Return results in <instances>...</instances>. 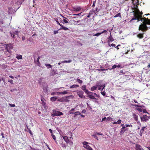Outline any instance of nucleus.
I'll list each match as a JSON object with an SVG mask.
<instances>
[{"label":"nucleus","instance_id":"f257e3e1","mask_svg":"<svg viewBox=\"0 0 150 150\" xmlns=\"http://www.w3.org/2000/svg\"><path fill=\"white\" fill-rule=\"evenodd\" d=\"M134 18H133V20H137L138 21H141L142 22L143 21H144L142 23L139 25V30H141L143 31H145L147 30V28L146 26L147 24H150V19L146 18H142V16L137 15L134 16Z\"/></svg>","mask_w":150,"mask_h":150},{"label":"nucleus","instance_id":"f03ea898","mask_svg":"<svg viewBox=\"0 0 150 150\" xmlns=\"http://www.w3.org/2000/svg\"><path fill=\"white\" fill-rule=\"evenodd\" d=\"M13 48V46L11 44H7L6 45V49L7 50L5 52V54H6L8 52L11 53V51L10 50L12 49Z\"/></svg>","mask_w":150,"mask_h":150},{"label":"nucleus","instance_id":"7ed1b4c3","mask_svg":"<svg viewBox=\"0 0 150 150\" xmlns=\"http://www.w3.org/2000/svg\"><path fill=\"white\" fill-rule=\"evenodd\" d=\"M63 114V113L60 111H57L55 110H53L51 114V115L52 117H54L55 116H60Z\"/></svg>","mask_w":150,"mask_h":150},{"label":"nucleus","instance_id":"20e7f679","mask_svg":"<svg viewBox=\"0 0 150 150\" xmlns=\"http://www.w3.org/2000/svg\"><path fill=\"white\" fill-rule=\"evenodd\" d=\"M67 91H64L62 92H52L51 93V95L52 96L59 95L60 94L65 95L68 93Z\"/></svg>","mask_w":150,"mask_h":150},{"label":"nucleus","instance_id":"39448f33","mask_svg":"<svg viewBox=\"0 0 150 150\" xmlns=\"http://www.w3.org/2000/svg\"><path fill=\"white\" fill-rule=\"evenodd\" d=\"M77 94L79 96L82 98H84L85 96L83 95V92L81 91L77 90L76 91Z\"/></svg>","mask_w":150,"mask_h":150},{"label":"nucleus","instance_id":"423d86ee","mask_svg":"<svg viewBox=\"0 0 150 150\" xmlns=\"http://www.w3.org/2000/svg\"><path fill=\"white\" fill-rule=\"evenodd\" d=\"M57 101L60 102H69V100L66 99L65 97H63L59 98Z\"/></svg>","mask_w":150,"mask_h":150},{"label":"nucleus","instance_id":"0eeeda50","mask_svg":"<svg viewBox=\"0 0 150 150\" xmlns=\"http://www.w3.org/2000/svg\"><path fill=\"white\" fill-rule=\"evenodd\" d=\"M96 86H97V87L98 86H102V88L101 91H103V89H104V88H105V84H102L101 82H100V81H98V82H97L96 83Z\"/></svg>","mask_w":150,"mask_h":150},{"label":"nucleus","instance_id":"6e6552de","mask_svg":"<svg viewBox=\"0 0 150 150\" xmlns=\"http://www.w3.org/2000/svg\"><path fill=\"white\" fill-rule=\"evenodd\" d=\"M135 150H144L142 146L138 144H135Z\"/></svg>","mask_w":150,"mask_h":150},{"label":"nucleus","instance_id":"1a4fd4ad","mask_svg":"<svg viewBox=\"0 0 150 150\" xmlns=\"http://www.w3.org/2000/svg\"><path fill=\"white\" fill-rule=\"evenodd\" d=\"M57 74V70L56 69H52L51 70L50 73V76H54Z\"/></svg>","mask_w":150,"mask_h":150},{"label":"nucleus","instance_id":"9d476101","mask_svg":"<svg viewBox=\"0 0 150 150\" xmlns=\"http://www.w3.org/2000/svg\"><path fill=\"white\" fill-rule=\"evenodd\" d=\"M108 30H103L102 32H100V33H98L96 34H92L93 36H99L100 35L102 34L103 33H106L107 32Z\"/></svg>","mask_w":150,"mask_h":150},{"label":"nucleus","instance_id":"9b49d317","mask_svg":"<svg viewBox=\"0 0 150 150\" xmlns=\"http://www.w3.org/2000/svg\"><path fill=\"white\" fill-rule=\"evenodd\" d=\"M141 119L142 121H146L148 119V117L147 115H144L142 117H141Z\"/></svg>","mask_w":150,"mask_h":150},{"label":"nucleus","instance_id":"f8f14e48","mask_svg":"<svg viewBox=\"0 0 150 150\" xmlns=\"http://www.w3.org/2000/svg\"><path fill=\"white\" fill-rule=\"evenodd\" d=\"M88 143L86 142H84L83 143V147L85 148L86 149H87V148L89 146L88 145Z\"/></svg>","mask_w":150,"mask_h":150},{"label":"nucleus","instance_id":"ddd939ff","mask_svg":"<svg viewBox=\"0 0 150 150\" xmlns=\"http://www.w3.org/2000/svg\"><path fill=\"white\" fill-rule=\"evenodd\" d=\"M134 106L135 107H138V108H137L136 109L139 110L140 112H142L143 110V108L142 107L140 106H139V105H134Z\"/></svg>","mask_w":150,"mask_h":150},{"label":"nucleus","instance_id":"4468645a","mask_svg":"<svg viewBox=\"0 0 150 150\" xmlns=\"http://www.w3.org/2000/svg\"><path fill=\"white\" fill-rule=\"evenodd\" d=\"M132 116L135 121H137L138 120V118L137 114L135 113H133Z\"/></svg>","mask_w":150,"mask_h":150},{"label":"nucleus","instance_id":"2eb2a0df","mask_svg":"<svg viewBox=\"0 0 150 150\" xmlns=\"http://www.w3.org/2000/svg\"><path fill=\"white\" fill-rule=\"evenodd\" d=\"M63 139L64 140L65 142L68 144L69 142V140L68 137L67 136H64L63 137Z\"/></svg>","mask_w":150,"mask_h":150},{"label":"nucleus","instance_id":"dca6fc26","mask_svg":"<svg viewBox=\"0 0 150 150\" xmlns=\"http://www.w3.org/2000/svg\"><path fill=\"white\" fill-rule=\"evenodd\" d=\"M58 98L57 96H53L50 98V100L54 102Z\"/></svg>","mask_w":150,"mask_h":150},{"label":"nucleus","instance_id":"f3484780","mask_svg":"<svg viewBox=\"0 0 150 150\" xmlns=\"http://www.w3.org/2000/svg\"><path fill=\"white\" fill-rule=\"evenodd\" d=\"M88 97L90 99H96V98H95V97L93 96V95L90 94H89L88 95Z\"/></svg>","mask_w":150,"mask_h":150},{"label":"nucleus","instance_id":"a211bd4d","mask_svg":"<svg viewBox=\"0 0 150 150\" xmlns=\"http://www.w3.org/2000/svg\"><path fill=\"white\" fill-rule=\"evenodd\" d=\"M122 122V120H119L117 122H114L112 123L113 124H120Z\"/></svg>","mask_w":150,"mask_h":150},{"label":"nucleus","instance_id":"6ab92c4d","mask_svg":"<svg viewBox=\"0 0 150 150\" xmlns=\"http://www.w3.org/2000/svg\"><path fill=\"white\" fill-rule=\"evenodd\" d=\"M69 30V29L63 26L62 25V26L59 29V30Z\"/></svg>","mask_w":150,"mask_h":150},{"label":"nucleus","instance_id":"aec40b11","mask_svg":"<svg viewBox=\"0 0 150 150\" xmlns=\"http://www.w3.org/2000/svg\"><path fill=\"white\" fill-rule=\"evenodd\" d=\"M114 40V39L112 38V37L111 35V33H110V35L109 37L108 38V42H109V41H110L111 42H112Z\"/></svg>","mask_w":150,"mask_h":150},{"label":"nucleus","instance_id":"412c9836","mask_svg":"<svg viewBox=\"0 0 150 150\" xmlns=\"http://www.w3.org/2000/svg\"><path fill=\"white\" fill-rule=\"evenodd\" d=\"M16 58L18 59H22V55L20 54H17Z\"/></svg>","mask_w":150,"mask_h":150},{"label":"nucleus","instance_id":"4be33fe9","mask_svg":"<svg viewBox=\"0 0 150 150\" xmlns=\"http://www.w3.org/2000/svg\"><path fill=\"white\" fill-rule=\"evenodd\" d=\"M45 65L47 67V69H51L52 67V66L50 64H45Z\"/></svg>","mask_w":150,"mask_h":150},{"label":"nucleus","instance_id":"5701e85b","mask_svg":"<svg viewBox=\"0 0 150 150\" xmlns=\"http://www.w3.org/2000/svg\"><path fill=\"white\" fill-rule=\"evenodd\" d=\"M66 99H73L74 98V96L72 95H70L69 96H66V97H65Z\"/></svg>","mask_w":150,"mask_h":150},{"label":"nucleus","instance_id":"b1692460","mask_svg":"<svg viewBox=\"0 0 150 150\" xmlns=\"http://www.w3.org/2000/svg\"><path fill=\"white\" fill-rule=\"evenodd\" d=\"M137 37L140 39H141L143 38V34L140 33L137 35Z\"/></svg>","mask_w":150,"mask_h":150},{"label":"nucleus","instance_id":"393cba45","mask_svg":"<svg viewBox=\"0 0 150 150\" xmlns=\"http://www.w3.org/2000/svg\"><path fill=\"white\" fill-rule=\"evenodd\" d=\"M97 88V86H93L91 88V91H93L95 90H96Z\"/></svg>","mask_w":150,"mask_h":150},{"label":"nucleus","instance_id":"a878e982","mask_svg":"<svg viewBox=\"0 0 150 150\" xmlns=\"http://www.w3.org/2000/svg\"><path fill=\"white\" fill-rule=\"evenodd\" d=\"M79 87V86L78 85L74 84L73 85H72L70 86V88H77Z\"/></svg>","mask_w":150,"mask_h":150},{"label":"nucleus","instance_id":"bb28decb","mask_svg":"<svg viewBox=\"0 0 150 150\" xmlns=\"http://www.w3.org/2000/svg\"><path fill=\"white\" fill-rule=\"evenodd\" d=\"M84 91L88 95H89L90 93L93 94V93L92 92H89L88 89H86Z\"/></svg>","mask_w":150,"mask_h":150},{"label":"nucleus","instance_id":"cd10ccee","mask_svg":"<svg viewBox=\"0 0 150 150\" xmlns=\"http://www.w3.org/2000/svg\"><path fill=\"white\" fill-rule=\"evenodd\" d=\"M40 59V57H38L37 61V62H36V64L39 67L40 66V63L39 62V59Z\"/></svg>","mask_w":150,"mask_h":150},{"label":"nucleus","instance_id":"c85d7f7f","mask_svg":"<svg viewBox=\"0 0 150 150\" xmlns=\"http://www.w3.org/2000/svg\"><path fill=\"white\" fill-rule=\"evenodd\" d=\"M74 117H76V115H81L79 111H77L74 113Z\"/></svg>","mask_w":150,"mask_h":150},{"label":"nucleus","instance_id":"c756f323","mask_svg":"<svg viewBox=\"0 0 150 150\" xmlns=\"http://www.w3.org/2000/svg\"><path fill=\"white\" fill-rule=\"evenodd\" d=\"M106 120H107L108 121L111 120V121H113L114 119H113V118H112L111 117H108L106 119Z\"/></svg>","mask_w":150,"mask_h":150},{"label":"nucleus","instance_id":"7c9ffc66","mask_svg":"<svg viewBox=\"0 0 150 150\" xmlns=\"http://www.w3.org/2000/svg\"><path fill=\"white\" fill-rule=\"evenodd\" d=\"M73 21L76 23V25H79L80 24V21H76L74 20H73Z\"/></svg>","mask_w":150,"mask_h":150},{"label":"nucleus","instance_id":"2f4dec72","mask_svg":"<svg viewBox=\"0 0 150 150\" xmlns=\"http://www.w3.org/2000/svg\"><path fill=\"white\" fill-rule=\"evenodd\" d=\"M121 17V15L120 13L117 14L115 16H114V18H117V17Z\"/></svg>","mask_w":150,"mask_h":150},{"label":"nucleus","instance_id":"473e14b6","mask_svg":"<svg viewBox=\"0 0 150 150\" xmlns=\"http://www.w3.org/2000/svg\"><path fill=\"white\" fill-rule=\"evenodd\" d=\"M95 13V11H94V10H92L90 11L89 13L90 15H91L93 14L94 13Z\"/></svg>","mask_w":150,"mask_h":150},{"label":"nucleus","instance_id":"72a5a7b5","mask_svg":"<svg viewBox=\"0 0 150 150\" xmlns=\"http://www.w3.org/2000/svg\"><path fill=\"white\" fill-rule=\"evenodd\" d=\"M126 131V130H124V129H121V130H120V133L121 134H122L123 133H124V132Z\"/></svg>","mask_w":150,"mask_h":150},{"label":"nucleus","instance_id":"f704fd0d","mask_svg":"<svg viewBox=\"0 0 150 150\" xmlns=\"http://www.w3.org/2000/svg\"><path fill=\"white\" fill-rule=\"evenodd\" d=\"M76 81L78 83L80 84L82 83L83 82L82 80H81L78 79H76Z\"/></svg>","mask_w":150,"mask_h":150},{"label":"nucleus","instance_id":"c9c22d12","mask_svg":"<svg viewBox=\"0 0 150 150\" xmlns=\"http://www.w3.org/2000/svg\"><path fill=\"white\" fill-rule=\"evenodd\" d=\"M101 91V94L103 95V96H105L106 94V93L105 91Z\"/></svg>","mask_w":150,"mask_h":150},{"label":"nucleus","instance_id":"e433bc0d","mask_svg":"<svg viewBox=\"0 0 150 150\" xmlns=\"http://www.w3.org/2000/svg\"><path fill=\"white\" fill-rule=\"evenodd\" d=\"M81 9V8L80 7H78L75 9V10L76 11H79Z\"/></svg>","mask_w":150,"mask_h":150},{"label":"nucleus","instance_id":"4c0bfd02","mask_svg":"<svg viewBox=\"0 0 150 150\" xmlns=\"http://www.w3.org/2000/svg\"><path fill=\"white\" fill-rule=\"evenodd\" d=\"M108 69H97V70L98 71H106L107 70H108Z\"/></svg>","mask_w":150,"mask_h":150},{"label":"nucleus","instance_id":"58836bf2","mask_svg":"<svg viewBox=\"0 0 150 150\" xmlns=\"http://www.w3.org/2000/svg\"><path fill=\"white\" fill-rule=\"evenodd\" d=\"M143 132L144 130L143 129H141L139 133V134L141 136H142Z\"/></svg>","mask_w":150,"mask_h":150},{"label":"nucleus","instance_id":"ea45409f","mask_svg":"<svg viewBox=\"0 0 150 150\" xmlns=\"http://www.w3.org/2000/svg\"><path fill=\"white\" fill-rule=\"evenodd\" d=\"M92 136L94 137L95 139L97 140H98V139L97 136L96 134H93Z\"/></svg>","mask_w":150,"mask_h":150},{"label":"nucleus","instance_id":"a19ab883","mask_svg":"<svg viewBox=\"0 0 150 150\" xmlns=\"http://www.w3.org/2000/svg\"><path fill=\"white\" fill-rule=\"evenodd\" d=\"M81 88L82 89V90L84 91L86 89V86L83 85L82 86Z\"/></svg>","mask_w":150,"mask_h":150},{"label":"nucleus","instance_id":"79ce46f5","mask_svg":"<svg viewBox=\"0 0 150 150\" xmlns=\"http://www.w3.org/2000/svg\"><path fill=\"white\" fill-rule=\"evenodd\" d=\"M64 62L65 63H70L71 62V60H65Z\"/></svg>","mask_w":150,"mask_h":150},{"label":"nucleus","instance_id":"37998d69","mask_svg":"<svg viewBox=\"0 0 150 150\" xmlns=\"http://www.w3.org/2000/svg\"><path fill=\"white\" fill-rule=\"evenodd\" d=\"M8 82L12 84H13V80L12 79H9L8 80Z\"/></svg>","mask_w":150,"mask_h":150},{"label":"nucleus","instance_id":"c03bdc74","mask_svg":"<svg viewBox=\"0 0 150 150\" xmlns=\"http://www.w3.org/2000/svg\"><path fill=\"white\" fill-rule=\"evenodd\" d=\"M51 135H52V138H53V139L54 140H56V137H55V136L54 135V134H52Z\"/></svg>","mask_w":150,"mask_h":150},{"label":"nucleus","instance_id":"a18cd8bd","mask_svg":"<svg viewBox=\"0 0 150 150\" xmlns=\"http://www.w3.org/2000/svg\"><path fill=\"white\" fill-rule=\"evenodd\" d=\"M8 105L11 107H14L15 106V105L14 104H11L10 103H9Z\"/></svg>","mask_w":150,"mask_h":150},{"label":"nucleus","instance_id":"49530a36","mask_svg":"<svg viewBox=\"0 0 150 150\" xmlns=\"http://www.w3.org/2000/svg\"><path fill=\"white\" fill-rule=\"evenodd\" d=\"M56 22H57V23L58 25H60L61 27L62 26V25H61V24L59 23V21H58L56 20Z\"/></svg>","mask_w":150,"mask_h":150},{"label":"nucleus","instance_id":"de8ad7c7","mask_svg":"<svg viewBox=\"0 0 150 150\" xmlns=\"http://www.w3.org/2000/svg\"><path fill=\"white\" fill-rule=\"evenodd\" d=\"M87 149L88 150H93V149L90 146L87 148Z\"/></svg>","mask_w":150,"mask_h":150},{"label":"nucleus","instance_id":"09e8293b","mask_svg":"<svg viewBox=\"0 0 150 150\" xmlns=\"http://www.w3.org/2000/svg\"><path fill=\"white\" fill-rule=\"evenodd\" d=\"M125 126L127 127H132V125H128L126 124L125 125Z\"/></svg>","mask_w":150,"mask_h":150},{"label":"nucleus","instance_id":"8fccbe9b","mask_svg":"<svg viewBox=\"0 0 150 150\" xmlns=\"http://www.w3.org/2000/svg\"><path fill=\"white\" fill-rule=\"evenodd\" d=\"M10 34H11V37L12 38H14V35H14V34L13 33H10Z\"/></svg>","mask_w":150,"mask_h":150},{"label":"nucleus","instance_id":"3c124183","mask_svg":"<svg viewBox=\"0 0 150 150\" xmlns=\"http://www.w3.org/2000/svg\"><path fill=\"white\" fill-rule=\"evenodd\" d=\"M107 118H106V117H104L102 119L101 122H103V121H104L105 120H106V119Z\"/></svg>","mask_w":150,"mask_h":150},{"label":"nucleus","instance_id":"603ef678","mask_svg":"<svg viewBox=\"0 0 150 150\" xmlns=\"http://www.w3.org/2000/svg\"><path fill=\"white\" fill-rule=\"evenodd\" d=\"M117 67V65H114L112 66V69H115Z\"/></svg>","mask_w":150,"mask_h":150},{"label":"nucleus","instance_id":"864d4df0","mask_svg":"<svg viewBox=\"0 0 150 150\" xmlns=\"http://www.w3.org/2000/svg\"><path fill=\"white\" fill-rule=\"evenodd\" d=\"M63 21L65 23H68L67 21L65 19H63Z\"/></svg>","mask_w":150,"mask_h":150},{"label":"nucleus","instance_id":"5fc2aeb1","mask_svg":"<svg viewBox=\"0 0 150 150\" xmlns=\"http://www.w3.org/2000/svg\"><path fill=\"white\" fill-rule=\"evenodd\" d=\"M86 112V110H83L82 111L81 113H85Z\"/></svg>","mask_w":150,"mask_h":150},{"label":"nucleus","instance_id":"6e6d98bb","mask_svg":"<svg viewBox=\"0 0 150 150\" xmlns=\"http://www.w3.org/2000/svg\"><path fill=\"white\" fill-rule=\"evenodd\" d=\"M98 89L99 90H101L102 88V86H98Z\"/></svg>","mask_w":150,"mask_h":150},{"label":"nucleus","instance_id":"4d7b16f0","mask_svg":"<svg viewBox=\"0 0 150 150\" xmlns=\"http://www.w3.org/2000/svg\"><path fill=\"white\" fill-rule=\"evenodd\" d=\"M96 134H97L98 135H103V134L102 133H98L97 132V133H96Z\"/></svg>","mask_w":150,"mask_h":150},{"label":"nucleus","instance_id":"13d9d810","mask_svg":"<svg viewBox=\"0 0 150 150\" xmlns=\"http://www.w3.org/2000/svg\"><path fill=\"white\" fill-rule=\"evenodd\" d=\"M15 91H17V89H13L11 90V92H13Z\"/></svg>","mask_w":150,"mask_h":150},{"label":"nucleus","instance_id":"bf43d9fd","mask_svg":"<svg viewBox=\"0 0 150 150\" xmlns=\"http://www.w3.org/2000/svg\"><path fill=\"white\" fill-rule=\"evenodd\" d=\"M18 33V31H16L15 32L13 33V34L15 35H17Z\"/></svg>","mask_w":150,"mask_h":150},{"label":"nucleus","instance_id":"052dcab7","mask_svg":"<svg viewBox=\"0 0 150 150\" xmlns=\"http://www.w3.org/2000/svg\"><path fill=\"white\" fill-rule=\"evenodd\" d=\"M99 10V9H98V8H96V9L95 10H94V11H95V12L96 11H98Z\"/></svg>","mask_w":150,"mask_h":150},{"label":"nucleus","instance_id":"680f3d73","mask_svg":"<svg viewBox=\"0 0 150 150\" xmlns=\"http://www.w3.org/2000/svg\"><path fill=\"white\" fill-rule=\"evenodd\" d=\"M1 135L2 136V138H4V134L3 132H2L1 133Z\"/></svg>","mask_w":150,"mask_h":150},{"label":"nucleus","instance_id":"e2e57ef3","mask_svg":"<svg viewBox=\"0 0 150 150\" xmlns=\"http://www.w3.org/2000/svg\"><path fill=\"white\" fill-rule=\"evenodd\" d=\"M58 33V31H54V34H56L57 33Z\"/></svg>","mask_w":150,"mask_h":150},{"label":"nucleus","instance_id":"0e129e2a","mask_svg":"<svg viewBox=\"0 0 150 150\" xmlns=\"http://www.w3.org/2000/svg\"><path fill=\"white\" fill-rule=\"evenodd\" d=\"M42 104L44 106L46 105V103L44 102H43V103H42Z\"/></svg>","mask_w":150,"mask_h":150},{"label":"nucleus","instance_id":"69168bd1","mask_svg":"<svg viewBox=\"0 0 150 150\" xmlns=\"http://www.w3.org/2000/svg\"><path fill=\"white\" fill-rule=\"evenodd\" d=\"M25 39V36H23L22 37V40L23 41Z\"/></svg>","mask_w":150,"mask_h":150},{"label":"nucleus","instance_id":"338daca9","mask_svg":"<svg viewBox=\"0 0 150 150\" xmlns=\"http://www.w3.org/2000/svg\"><path fill=\"white\" fill-rule=\"evenodd\" d=\"M111 46H112V47H115V44H112L111 45Z\"/></svg>","mask_w":150,"mask_h":150},{"label":"nucleus","instance_id":"774afa93","mask_svg":"<svg viewBox=\"0 0 150 150\" xmlns=\"http://www.w3.org/2000/svg\"><path fill=\"white\" fill-rule=\"evenodd\" d=\"M93 95H96V96L97 97H99V96L97 94H96V93H94Z\"/></svg>","mask_w":150,"mask_h":150}]
</instances>
